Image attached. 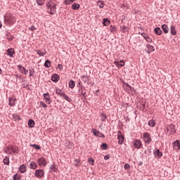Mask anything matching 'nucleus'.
I'll return each mask as SVG.
<instances>
[{
	"instance_id": "412c9836",
	"label": "nucleus",
	"mask_w": 180,
	"mask_h": 180,
	"mask_svg": "<svg viewBox=\"0 0 180 180\" xmlns=\"http://www.w3.org/2000/svg\"><path fill=\"white\" fill-rule=\"evenodd\" d=\"M162 29L165 34H167V33L169 32V28H168V25H167L165 24L162 25Z\"/></svg>"
},
{
	"instance_id": "3c124183",
	"label": "nucleus",
	"mask_w": 180,
	"mask_h": 180,
	"mask_svg": "<svg viewBox=\"0 0 180 180\" xmlns=\"http://www.w3.org/2000/svg\"><path fill=\"white\" fill-rule=\"evenodd\" d=\"M40 105L42 108H47V104L44 101H41Z\"/></svg>"
},
{
	"instance_id": "c85d7f7f",
	"label": "nucleus",
	"mask_w": 180,
	"mask_h": 180,
	"mask_svg": "<svg viewBox=\"0 0 180 180\" xmlns=\"http://www.w3.org/2000/svg\"><path fill=\"white\" fill-rule=\"evenodd\" d=\"M69 88H70V89H74V88H75V82L72 79H70L69 81Z\"/></svg>"
},
{
	"instance_id": "20e7f679",
	"label": "nucleus",
	"mask_w": 180,
	"mask_h": 180,
	"mask_svg": "<svg viewBox=\"0 0 180 180\" xmlns=\"http://www.w3.org/2000/svg\"><path fill=\"white\" fill-rule=\"evenodd\" d=\"M17 68L21 74H23L24 75H27L29 74V70H26V68L22 66V65H17Z\"/></svg>"
},
{
	"instance_id": "cd10ccee",
	"label": "nucleus",
	"mask_w": 180,
	"mask_h": 180,
	"mask_svg": "<svg viewBox=\"0 0 180 180\" xmlns=\"http://www.w3.org/2000/svg\"><path fill=\"white\" fill-rule=\"evenodd\" d=\"M154 32L155 34H158V36H161V34H162V30H161V28L160 27H155Z\"/></svg>"
},
{
	"instance_id": "9d476101",
	"label": "nucleus",
	"mask_w": 180,
	"mask_h": 180,
	"mask_svg": "<svg viewBox=\"0 0 180 180\" xmlns=\"http://www.w3.org/2000/svg\"><path fill=\"white\" fill-rule=\"evenodd\" d=\"M34 175L37 178H41V176H44V171L43 169H37Z\"/></svg>"
},
{
	"instance_id": "f8f14e48",
	"label": "nucleus",
	"mask_w": 180,
	"mask_h": 180,
	"mask_svg": "<svg viewBox=\"0 0 180 180\" xmlns=\"http://www.w3.org/2000/svg\"><path fill=\"white\" fill-rule=\"evenodd\" d=\"M173 146L174 149L178 151V150H180V141L179 140H176L175 141L173 142Z\"/></svg>"
},
{
	"instance_id": "c03bdc74",
	"label": "nucleus",
	"mask_w": 180,
	"mask_h": 180,
	"mask_svg": "<svg viewBox=\"0 0 180 180\" xmlns=\"http://www.w3.org/2000/svg\"><path fill=\"white\" fill-rule=\"evenodd\" d=\"M29 72H30V77H33V75H34V68H30Z\"/></svg>"
},
{
	"instance_id": "423d86ee",
	"label": "nucleus",
	"mask_w": 180,
	"mask_h": 180,
	"mask_svg": "<svg viewBox=\"0 0 180 180\" xmlns=\"http://www.w3.org/2000/svg\"><path fill=\"white\" fill-rule=\"evenodd\" d=\"M92 133L96 136V137H101V139H105V134L102 132H99V131L96 130V129H91Z\"/></svg>"
},
{
	"instance_id": "58836bf2",
	"label": "nucleus",
	"mask_w": 180,
	"mask_h": 180,
	"mask_svg": "<svg viewBox=\"0 0 180 180\" xmlns=\"http://www.w3.org/2000/svg\"><path fill=\"white\" fill-rule=\"evenodd\" d=\"M148 126H150V127H155V121L154 120H150L148 122Z\"/></svg>"
},
{
	"instance_id": "8fccbe9b",
	"label": "nucleus",
	"mask_w": 180,
	"mask_h": 180,
	"mask_svg": "<svg viewBox=\"0 0 180 180\" xmlns=\"http://www.w3.org/2000/svg\"><path fill=\"white\" fill-rule=\"evenodd\" d=\"M48 6V9H52V11H55L54 9H56V4L53 5H47Z\"/></svg>"
},
{
	"instance_id": "a878e982",
	"label": "nucleus",
	"mask_w": 180,
	"mask_h": 180,
	"mask_svg": "<svg viewBox=\"0 0 180 180\" xmlns=\"http://www.w3.org/2000/svg\"><path fill=\"white\" fill-rule=\"evenodd\" d=\"M34 124H36V123L34 122V120H33L32 119H30L28 120V127L32 129V127H34Z\"/></svg>"
},
{
	"instance_id": "338daca9",
	"label": "nucleus",
	"mask_w": 180,
	"mask_h": 180,
	"mask_svg": "<svg viewBox=\"0 0 180 180\" xmlns=\"http://www.w3.org/2000/svg\"><path fill=\"white\" fill-rule=\"evenodd\" d=\"M8 39H9L10 41H11V40H13V37H10Z\"/></svg>"
},
{
	"instance_id": "39448f33",
	"label": "nucleus",
	"mask_w": 180,
	"mask_h": 180,
	"mask_svg": "<svg viewBox=\"0 0 180 180\" xmlns=\"http://www.w3.org/2000/svg\"><path fill=\"white\" fill-rule=\"evenodd\" d=\"M133 146H134V148H136L139 150V148H141L143 143H141V141H140L139 139H135L133 141Z\"/></svg>"
},
{
	"instance_id": "e433bc0d",
	"label": "nucleus",
	"mask_w": 180,
	"mask_h": 180,
	"mask_svg": "<svg viewBox=\"0 0 180 180\" xmlns=\"http://www.w3.org/2000/svg\"><path fill=\"white\" fill-rule=\"evenodd\" d=\"M63 97L65 100L67 101V102H69L70 103L72 102V99H71V98H70L67 94H65L64 96H63Z\"/></svg>"
},
{
	"instance_id": "f257e3e1",
	"label": "nucleus",
	"mask_w": 180,
	"mask_h": 180,
	"mask_svg": "<svg viewBox=\"0 0 180 180\" xmlns=\"http://www.w3.org/2000/svg\"><path fill=\"white\" fill-rule=\"evenodd\" d=\"M4 22L7 26H12V25L16 23V18L13 16V14L8 13L4 15Z\"/></svg>"
},
{
	"instance_id": "473e14b6",
	"label": "nucleus",
	"mask_w": 180,
	"mask_h": 180,
	"mask_svg": "<svg viewBox=\"0 0 180 180\" xmlns=\"http://www.w3.org/2000/svg\"><path fill=\"white\" fill-rule=\"evenodd\" d=\"M146 47H148V53H153V51H155V49H154V46L147 44Z\"/></svg>"
},
{
	"instance_id": "0eeeda50",
	"label": "nucleus",
	"mask_w": 180,
	"mask_h": 180,
	"mask_svg": "<svg viewBox=\"0 0 180 180\" xmlns=\"http://www.w3.org/2000/svg\"><path fill=\"white\" fill-rule=\"evenodd\" d=\"M118 144L122 145L124 142V136L122 134V131L117 132Z\"/></svg>"
},
{
	"instance_id": "aec40b11",
	"label": "nucleus",
	"mask_w": 180,
	"mask_h": 180,
	"mask_svg": "<svg viewBox=\"0 0 180 180\" xmlns=\"http://www.w3.org/2000/svg\"><path fill=\"white\" fill-rule=\"evenodd\" d=\"M170 33L172 36H176V30L175 29V26L171 25Z\"/></svg>"
},
{
	"instance_id": "4be33fe9",
	"label": "nucleus",
	"mask_w": 180,
	"mask_h": 180,
	"mask_svg": "<svg viewBox=\"0 0 180 180\" xmlns=\"http://www.w3.org/2000/svg\"><path fill=\"white\" fill-rule=\"evenodd\" d=\"M97 6H99L100 9H103V8L105 6V1L98 0L96 2Z\"/></svg>"
},
{
	"instance_id": "a18cd8bd",
	"label": "nucleus",
	"mask_w": 180,
	"mask_h": 180,
	"mask_svg": "<svg viewBox=\"0 0 180 180\" xmlns=\"http://www.w3.org/2000/svg\"><path fill=\"white\" fill-rule=\"evenodd\" d=\"M101 150H108V144L105 143H103L101 145Z\"/></svg>"
},
{
	"instance_id": "f704fd0d",
	"label": "nucleus",
	"mask_w": 180,
	"mask_h": 180,
	"mask_svg": "<svg viewBox=\"0 0 180 180\" xmlns=\"http://www.w3.org/2000/svg\"><path fill=\"white\" fill-rule=\"evenodd\" d=\"M13 180H20L22 179V175L19 174H15L13 176Z\"/></svg>"
},
{
	"instance_id": "69168bd1",
	"label": "nucleus",
	"mask_w": 180,
	"mask_h": 180,
	"mask_svg": "<svg viewBox=\"0 0 180 180\" xmlns=\"http://www.w3.org/2000/svg\"><path fill=\"white\" fill-rule=\"evenodd\" d=\"M141 35L143 36V37H146V36H147V34H146V33H142Z\"/></svg>"
},
{
	"instance_id": "f03ea898",
	"label": "nucleus",
	"mask_w": 180,
	"mask_h": 180,
	"mask_svg": "<svg viewBox=\"0 0 180 180\" xmlns=\"http://www.w3.org/2000/svg\"><path fill=\"white\" fill-rule=\"evenodd\" d=\"M143 139L144 143H146V144H150V143H151V141L153 140L151 139V135L148 132H145L143 134Z\"/></svg>"
},
{
	"instance_id": "49530a36",
	"label": "nucleus",
	"mask_w": 180,
	"mask_h": 180,
	"mask_svg": "<svg viewBox=\"0 0 180 180\" xmlns=\"http://www.w3.org/2000/svg\"><path fill=\"white\" fill-rule=\"evenodd\" d=\"M74 1H75V0H65L63 1V4L65 5H70V4H72V2H74Z\"/></svg>"
},
{
	"instance_id": "0e129e2a",
	"label": "nucleus",
	"mask_w": 180,
	"mask_h": 180,
	"mask_svg": "<svg viewBox=\"0 0 180 180\" xmlns=\"http://www.w3.org/2000/svg\"><path fill=\"white\" fill-rule=\"evenodd\" d=\"M7 154H12V152L11 151L10 149H8L7 151H6Z\"/></svg>"
},
{
	"instance_id": "37998d69",
	"label": "nucleus",
	"mask_w": 180,
	"mask_h": 180,
	"mask_svg": "<svg viewBox=\"0 0 180 180\" xmlns=\"http://www.w3.org/2000/svg\"><path fill=\"white\" fill-rule=\"evenodd\" d=\"M101 117L102 122H105V120H106V119H108V116H106L105 113H101Z\"/></svg>"
},
{
	"instance_id": "2f4dec72",
	"label": "nucleus",
	"mask_w": 180,
	"mask_h": 180,
	"mask_svg": "<svg viewBox=\"0 0 180 180\" xmlns=\"http://www.w3.org/2000/svg\"><path fill=\"white\" fill-rule=\"evenodd\" d=\"M30 168L31 169H36L37 168V164L36 163V162H31L30 165Z\"/></svg>"
},
{
	"instance_id": "5fc2aeb1",
	"label": "nucleus",
	"mask_w": 180,
	"mask_h": 180,
	"mask_svg": "<svg viewBox=\"0 0 180 180\" xmlns=\"http://www.w3.org/2000/svg\"><path fill=\"white\" fill-rule=\"evenodd\" d=\"M9 149H10V151L11 152V153H16V150H15V148H13V146H11L10 148H9Z\"/></svg>"
},
{
	"instance_id": "7c9ffc66",
	"label": "nucleus",
	"mask_w": 180,
	"mask_h": 180,
	"mask_svg": "<svg viewBox=\"0 0 180 180\" xmlns=\"http://www.w3.org/2000/svg\"><path fill=\"white\" fill-rule=\"evenodd\" d=\"M79 8H80V6L77 3H75L72 5V9H73V11H78Z\"/></svg>"
},
{
	"instance_id": "6e6552de",
	"label": "nucleus",
	"mask_w": 180,
	"mask_h": 180,
	"mask_svg": "<svg viewBox=\"0 0 180 180\" xmlns=\"http://www.w3.org/2000/svg\"><path fill=\"white\" fill-rule=\"evenodd\" d=\"M37 163L39 165V167H46L47 165V162L45 158H40L39 159H38Z\"/></svg>"
},
{
	"instance_id": "c9c22d12",
	"label": "nucleus",
	"mask_w": 180,
	"mask_h": 180,
	"mask_svg": "<svg viewBox=\"0 0 180 180\" xmlns=\"http://www.w3.org/2000/svg\"><path fill=\"white\" fill-rule=\"evenodd\" d=\"M44 67L46 68H50V67H51V61L49 60H46L44 63Z\"/></svg>"
},
{
	"instance_id": "5701e85b",
	"label": "nucleus",
	"mask_w": 180,
	"mask_h": 180,
	"mask_svg": "<svg viewBox=\"0 0 180 180\" xmlns=\"http://www.w3.org/2000/svg\"><path fill=\"white\" fill-rule=\"evenodd\" d=\"M19 171L21 174H25L26 172V165H21L19 167Z\"/></svg>"
},
{
	"instance_id": "72a5a7b5",
	"label": "nucleus",
	"mask_w": 180,
	"mask_h": 180,
	"mask_svg": "<svg viewBox=\"0 0 180 180\" xmlns=\"http://www.w3.org/2000/svg\"><path fill=\"white\" fill-rule=\"evenodd\" d=\"M37 53L40 56V57H43L46 56V54L47 53V51H46V49H44V52H42L41 50H37Z\"/></svg>"
},
{
	"instance_id": "b1692460",
	"label": "nucleus",
	"mask_w": 180,
	"mask_h": 180,
	"mask_svg": "<svg viewBox=\"0 0 180 180\" xmlns=\"http://www.w3.org/2000/svg\"><path fill=\"white\" fill-rule=\"evenodd\" d=\"M109 30L111 32V33H113V34H115L116 30H117V28L116 27V26L110 25Z\"/></svg>"
},
{
	"instance_id": "c756f323",
	"label": "nucleus",
	"mask_w": 180,
	"mask_h": 180,
	"mask_svg": "<svg viewBox=\"0 0 180 180\" xmlns=\"http://www.w3.org/2000/svg\"><path fill=\"white\" fill-rule=\"evenodd\" d=\"M103 26H109L110 25V20H109V18H104L103 20Z\"/></svg>"
},
{
	"instance_id": "bf43d9fd",
	"label": "nucleus",
	"mask_w": 180,
	"mask_h": 180,
	"mask_svg": "<svg viewBox=\"0 0 180 180\" xmlns=\"http://www.w3.org/2000/svg\"><path fill=\"white\" fill-rule=\"evenodd\" d=\"M58 67L60 71H63V65L61 64H58Z\"/></svg>"
},
{
	"instance_id": "09e8293b",
	"label": "nucleus",
	"mask_w": 180,
	"mask_h": 180,
	"mask_svg": "<svg viewBox=\"0 0 180 180\" xmlns=\"http://www.w3.org/2000/svg\"><path fill=\"white\" fill-rule=\"evenodd\" d=\"M145 40H146V41H148V43H151L153 41V39L148 37V36H146L144 37Z\"/></svg>"
},
{
	"instance_id": "4d7b16f0",
	"label": "nucleus",
	"mask_w": 180,
	"mask_h": 180,
	"mask_svg": "<svg viewBox=\"0 0 180 180\" xmlns=\"http://www.w3.org/2000/svg\"><path fill=\"white\" fill-rule=\"evenodd\" d=\"M124 119L126 123H127V122H130V118H129V117H124Z\"/></svg>"
},
{
	"instance_id": "ea45409f",
	"label": "nucleus",
	"mask_w": 180,
	"mask_h": 180,
	"mask_svg": "<svg viewBox=\"0 0 180 180\" xmlns=\"http://www.w3.org/2000/svg\"><path fill=\"white\" fill-rule=\"evenodd\" d=\"M56 94H57V95H59L60 96H63L65 94V93L61 92V89H56Z\"/></svg>"
},
{
	"instance_id": "6ab92c4d",
	"label": "nucleus",
	"mask_w": 180,
	"mask_h": 180,
	"mask_svg": "<svg viewBox=\"0 0 180 180\" xmlns=\"http://www.w3.org/2000/svg\"><path fill=\"white\" fill-rule=\"evenodd\" d=\"M13 54H15V49H8L7 50V56H9V57H13Z\"/></svg>"
},
{
	"instance_id": "4468645a",
	"label": "nucleus",
	"mask_w": 180,
	"mask_h": 180,
	"mask_svg": "<svg viewBox=\"0 0 180 180\" xmlns=\"http://www.w3.org/2000/svg\"><path fill=\"white\" fill-rule=\"evenodd\" d=\"M123 84L125 86H127V89L128 91H131V92H136V89H134V87L131 86L130 84H129V83L123 82Z\"/></svg>"
},
{
	"instance_id": "ddd939ff",
	"label": "nucleus",
	"mask_w": 180,
	"mask_h": 180,
	"mask_svg": "<svg viewBox=\"0 0 180 180\" xmlns=\"http://www.w3.org/2000/svg\"><path fill=\"white\" fill-rule=\"evenodd\" d=\"M114 64L118 68H122V67H124V60H122L120 62L119 61H115Z\"/></svg>"
},
{
	"instance_id": "9b49d317",
	"label": "nucleus",
	"mask_w": 180,
	"mask_h": 180,
	"mask_svg": "<svg viewBox=\"0 0 180 180\" xmlns=\"http://www.w3.org/2000/svg\"><path fill=\"white\" fill-rule=\"evenodd\" d=\"M153 155L155 158H161L162 157V152H160V149H157L153 150Z\"/></svg>"
},
{
	"instance_id": "2eb2a0df",
	"label": "nucleus",
	"mask_w": 180,
	"mask_h": 180,
	"mask_svg": "<svg viewBox=\"0 0 180 180\" xmlns=\"http://www.w3.org/2000/svg\"><path fill=\"white\" fill-rule=\"evenodd\" d=\"M53 82H58L60 81V76L58 74H53L51 77Z\"/></svg>"
},
{
	"instance_id": "774afa93",
	"label": "nucleus",
	"mask_w": 180,
	"mask_h": 180,
	"mask_svg": "<svg viewBox=\"0 0 180 180\" xmlns=\"http://www.w3.org/2000/svg\"><path fill=\"white\" fill-rule=\"evenodd\" d=\"M142 106H143V109H146V104H145V103H143V104L142 105Z\"/></svg>"
},
{
	"instance_id": "052dcab7",
	"label": "nucleus",
	"mask_w": 180,
	"mask_h": 180,
	"mask_svg": "<svg viewBox=\"0 0 180 180\" xmlns=\"http://www.w3.org/2000/svg\"><path fill=\"white\" fill-rule=\"evenodd\" d=\"M77 86V88H79V86H82V82H79L78 85Z\"/></svg>"
},
{
	"instance_id": "13d9d810",
	"label": "nucleus",
	"mask_w": 180,
	"mask_h": 180,
	"mask_svg": "<svg viewBox=\"0 0 180 180\" xmlns=\"http://www.w3.org/2000/svg\"><path fill=\"white\" fill-rule=\"evenodd\" d=\"M30 29V30H32V32H34V30H36V27H34V25H32Z\"/></svg>"
},
{
	"instance_id": "a19ab883",
	"label": "nucleus",
	"mask_w": 180,
	"mask_h": 180,
	"mask_svg": "<svg viewBox=\"0 0 180 180\" xmlns=\"http://www.w3.org/2000/svg\"><path fill=\"white\" fill-rule=\"evenodd\" d=\"M30 147H32L33 148H35V150H40L41 148V147L37 144H30Z\"/></svg>"
},
{
	"instance_id": "1a4fd4ad",
	"label": "nucleus",
	"mask_w": 180,
	"mask_h": 180,
	"mask_svg": "<svg viewBox=\"0 0 180 180\" xmlns=\"http://www.w3.org/2000/svg\"><path fill=\"white\" fill-rule=\"evenodd\" d=\"M43 96L46 103L50 105L52 102L51 99H50V94L49 93H45L43 94Z\"/></svg>"
},
{
	"instance_id": "dca6fc26",
	"label": "nucleus",
	"mask_w": 180,
	"mask_h": 180,
	"mask_svg": "<svg viewBox=\"0 0 180 180\" xmlns=\"http://www.w3.org/2000/svg\"><path fill=\"white\" fill-rule=\"evenodd\" d=\"M8 101L10 106H15L16 105V98L9 97Z\"/></svg>"
},
{
	"instance_id": "393cba45",
	"label": "nucleus",
	"mask_w": 180,
	"mask_h": 180,
	"mask_svg": "<svg viewBox=\"0 0 180 180\" xmlns=\"http://www.w3.org/2000/svg\"><path fill=\"white\" fill-rule=\"evenodd\" d=\"M81 78L84 84H88V82H89V77L87 75H82L81 76Z\"/></svg>"
},
{
	"instance_id": "bb28decb",
	"label": "nucleus",
	"mask_w": 180,
	"mask_h": 180,
	"mask_svg": "<svg viewBox=\"0 0 180 180\" xmlns=\"http://www.w3.org/2000/svg\"><path fill=\"white\" fill-rule=\"evenodd\" d=\"M49 169H50V171H53V172H57V170L58 169L57 165L54 164L51 165Z\"/></svg>"
},
{
	"instance_id": "f3484780",
	"label": "nucleus",
	"mask_w": 180,
	"mask_h": 180,
	"mask_svg": "<svg viewBox=\"0 0 180 180\" xmlns=\"http://www.w3.org/2000/svg\"><path fill=\"white\" fill-rule=\"evenodd\" d=\"M12 117L15 122H19V120H22L20 115H19L18 113L13 114Z\"/></svg>"
},
{
	"instance_id": "603ef678",
	"label": "nucleus",
	"mask_w": 180,
	"mask_h": 180,
	"mask_svg": "<svg viewBox=\"0 0 180 180\" xmlns=\"http://www.w3.org/2000/svg\"><path fill=\"white\" fill-rule=\"evenodd\" d=\"M89 163L90 164V165H94V158H89Z\"/></svg>"
},
{
	"instance_id": "864d4df0",
	"label": "nucleus",
	"mask_w": 180,
	"mask_h": 180,
	"mask_svg": "<svg viewBox=\"0 0 180 180\" xmlns=\"http://www.w3.org/2000/svg\"><path fill=\"white\" fill-rule=\"evenodd\" d=\"M124 169H130V165L127 163L124 165Z\"/></svg>"
},
{
	"instance_id": "a211bd4d",
	"label": "nucleus",
	"mask_w": 180,
	"mask_h": 180,
	"mask_svg": "<svg viewBox=\"0 0 180 180\" xmlns=\"http://www.w3.org/2000/svg\"><path fill=\"white\" fill-rule=\"evenodd\" d=\"M169 129L172 134H175L176 133V130L175 129V125H174V124H171L169 126Z\"/></svg>"
},
{
	"instance_id": "680f3d73",
	"label": "nucleus",
	"mask_w": 180,
	"mask_h": 180,
	"mask_svg": "<svg viewBox=\"0 0 180 180\" xmlns=\"http://www.w3.org/2000/svg\"><path fill=\"white\" fill-rule=\"evenodd\" d=\"M75 162H77V164H79V162H81V160H79L78 159H75Z\"/></svg>"
},
{
	"instance_id": "de8ad7c7",
	"label": "nucleus",
	"mask_w": 180,
	"mask_h": 180,
	"mask_svg": "<svg viewBox=\"0 0 180 180\" xmlns=\"http://www.w3.org/2000/svg\"><path fill=\"white\" fill-rule=\"evenodd\" d=\"M120 29L122 31V33H126V30H127V27L126 25L120 26Z\"/></svg>"
},
{
	"instance_id": "7ed1b4c3",
	"label": "nucleus",
	"mask_w": 180,
	"mask_h": 180,
	"mask_svg": "<svg viewBox=\"0 0 180 180\" xmlns=\"http://www.w3.org/2000/svg\"><path fill=\"white\" fill-rule=\"evenodd\" d=\"M79 93L78 95L79 96H86V89H85V87L84 86H79Z\"/></svg>"
},
{
	"instance_id": "e2e57ef3",
	"label": "nucleus",
	"mask_w": 180,
	"mask_h": 180,
	"mask_svg": "<svg viewBox=\"0 0 180 180\" xmlns=\"http://www.w3.org/2000/svg\"><path fill=\"white\" fill-rule=\"evenodd\" d=\"M109 159V155H105L104 160H108Z\"/></svg>"
},
{
	"instance_id": "6e6d98bb",
	"label": "nucleus",
	"mask_w": 180,
	"mask_h": 180,
	"mask_svg": "<svg viewBox=\"0 0 180 180\" xmlns=\"http://www.w3.org/2000/svg\"><path fill=\"white\" fill-rule=\"evenodd\" d=\"M49 13L50 15H54V13H56V10L50 9Z\"/></svg>"
},
{
	"instance_id": "4c0bfd02",
	"label": "nucleus",
	"mask_w": 180,
	"mask_h": 180,
	"mask_svg": "<svg viewBox=\"0 0 180 180\" xmlns=\"http://www.w3.org/2000/svg\"><path fill=\"white\" fill-rule=\"evenodd\" d=\"M3 162L5 165H9V157L6 156L3 160Z\"/></svg>"
},
{
	"instance_id": "79ce46f5",
	"label": "nucleus",
	"mask_w": 180,
	"mask_h": 180,
	"mask_svg": "<svg viewBox=\"0 0 180 180\" xmlns=\"http://www.w3.org/2000/svg\"><path fill=\"white\" fill-rule=\"evenodd\" d=\"M36 3L39 6H43L44 5V0H36Z\"/></svg>"
}]
</instances>
